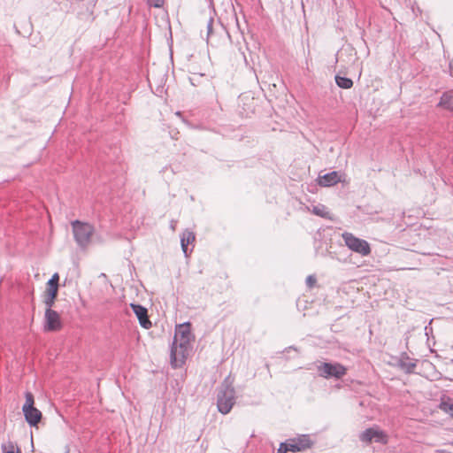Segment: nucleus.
<instances>
[{
  "mask_svg": "<svg viewBox=\"0 0 453 453\" xmlns=\"http://www.w3.org/2000/svg\"><path fill=\"white\" fill-rule=\"evenodd\" d=\"M190 327L189 322H185L176 326L174 340L170 352L171 363L174 367L181 365L187 358L193 338Z\"/></svg>",
  "mask_w": 453,
  "mask_h": 453,
  "instance_id": "nucleus-1",
  "label": "nucleus"
},
{
  "mask_svg": "<svg viewBox=\"0 0 453 453\" xmlns=\"http://www.w3.org/2000/svg\"><path fill=\"white\" fill-rule=\"evenodd\" d=\"M235 403V391L232 385L226 381L221 386L217 396L218 410L222 414H227Z\"/></svg>",
  "mask_w": 453,
  "mask_h": 453,
  "instance_id": "nucleus-2",
  "label": "nucleus"
},
{
  "mask_svg": "<svg viewBox=\"0 0 453 453\" xmlns=\"http://www.w3.org/2000/svg\"><path fill=\"white\" fill-rule=\"evenodd\" d=\"M25 398L26 402L22 407L25 419L31 426H35L41 421L42 414L34 406L35 399L31 392H26Z\"/></svg>",
  "mask_w": 453,
  "mask_h": 453,
  "instance_id": "nucleus-3",
  "label": "nucleus"
},
{
  "mask_svg": "<svg viewBox=\"0 0 453 453\" xmlns=\"http://www.w3.org/2000/svg\"><path fill=\"white\" fill-rule=\"evenodd\" d=\"M74 239L79 246L86 247L90 242V238L94 233V227L88 223L79 220L72 222Z\"/></svg>",
  "mask_w": 453,
  "mask_h": 453,
  "instance_id": "nucleus-4",
  "label": "nucleus"
},
{
  "mask_svg": "<svg viewBox=\"0 0 453 453\" xmlns=\"http://www.w3.org/2000/svg\"><path fill=\"white\" fill-rule=\"evenodd\" d=\"M342 237L345 245L352 251L366 257L371 254V247L367 241L356 237L353 234L344 232Z\"/></svg>",
  "mask_w": 453,
  "mask_h": 453,
  "instance_id": "nucleus-5",
  "label": "nucleus"
},
{
  "mask_svg": "<svg viewBox=\"0 0 453 453\" xmlns=\"http://www.w3.org/2000/svg\"><path fill=\"white\" fill-rule=\"evenodd\" d=\"M319 374L325 378L342 379L347 373V368L340 363H321L318 365Z\"/></svg>",
  "mask_w": 453,
  "mask_h": 453,
  "instance_id": "nucleus-6",
  "label": "nucleus"
},
{
  "mask_svg": "<svg viewBox=\"0 0 453 453\" xmlns=\"http://www.w3.org/2000/svg\"><path fill=\"white\" fill-rule=\"evenodd\" d=\"M59 275L55 273L47 282L43 303L46 307H53L58 296Z\"/></svg>",
  "mask_w": 453,
  "mask_h": 453,
  "instance_id": "nucleus-7",
  "label": "nucleus"
},
{
  "mask_svg": "<svg viewBox=\"0 0 453 453\" xmlns=\"http://www.w3.org/2000/svg\"><path fill=\"white\" fill-rule=\"evenodd\" d=\"M361 441L370 443L372 441L386 444L388 442L387 434L380 430L378 426H373L365 429L359 435Z\"/></svg>",
  "mask_w": 453,
  "mask_h": 453,
  "instance_id": "nucleus-8",
  "label": "nucleus"
},
{
  "mask_svg": "<svg viewBox=\"0 0 453 453\" xmlns=\"http://www.w3.org/2000/svg\"><path fill=\"white\" fill-rule=\"evenodd\" d=\"M62 328V322L59 314L52 310V307H46L44 316V330L48 332L58 331Z\"/></svg>",
  "mask_w": 453,
  "mask_h": 453,
  "instance_id": "nucleus-9",
  "label": "nucleus"
},
{
  "mask_svg": "<svg viewBox=\"0 0 453 453\" xmlns=\"http://www.w3.org/2000/svg\"><path fill=\"white\" fill-rule=\"evenodd\" d=\"M288 441L290 452L303 451L311 446V441L308 435H302L298 438L289 439Z\"/></svg>",
  "mask_w": 453,
  "mask_h": 453,
  "instance_id": "nucleus-10",
  "label": "nucleus"
},
{
  "mask_svg": "<svg viewBox=\"0 0 453 453\" xmlns=\"http://www.w3.org/2000/svg\"><path fill=\"white\" fill-rule=\"evenodd\" d=\"M131 308L134 314L136 315V317L138 318L140 325L145 329L150 328L152 324L148 318L147 309L142 305L134 303H131Z\"/></svg>",
  "mask_w": 453,
  "mask_h": 453,
  "instance_id": "nucleus-11",
  "label": "nucleus"
},
{
  "mask_svg": "<svg viewBox=\"0 0 453 453\" xmlns=\"http://www.w3.org/2000/svg\"><path fill=\"white\" fill-rule=\"evenodd\" d=\"M341 178L342 175L338 172L333 171L324 175H319L318 183L321 187H330L340 182L342 180Z\"/></svg>",
  "mask_w": 453,
  "mask_h": 453,
  "instance_id": "nucleus-12",
  "label": "nucleus"
},
{
  "mask_svg": "<svg viewBox=\"0 0 453 453\" xmlns=\"http://www.w3.org/2000/svg\"><path fill=\"white\" fill-rule=\"evenodd\" d=\"M438 106L442 107V108L453 112V93L452 92L443 93L442 96H441Z\"/></svg>",
  "mask_w": 453,
  "mask_h": 453,
  "instance_id": "nucleus-13",
  "label": "nucleus"
},
{
  "mask_svg": "<svg viewBox=\"0 0 453 453\" xmlns=\"http://www.w3.org/2000/svg\"><path fill=\"white\" fill-rule=\"evenodd\" d=\"M335 82L337 86H339L342 88H350L353 86V81L347 77H342L340 75L335 76Z\"/></svg>",
  "mask_w": 453,
  "mask_h": 453,
  "instance_id": "nucleus-14",
  "label": "nucleus"
},
{
  "mask_svg": "<svg viewBox=\"0 0 453 453\" xmlns=\"http://www.w3.org/2000/svg\"><path fill=\"white\" fill-rule=\"evenodd\" d=\"M3 453H20L19 449L12 442L8 441L2 445Z\"/></svg>",
  "mask_w": 453,
  "mask_h": 453,
  "instance_id": "nucleus-15",
  "label": "nucleus"
},
{
  "mask_svg": "<svg viewBox=\"0 0 453 453\" xmlns=\"http://www.w3.org/2000/svg\"><path fill=\"white\" fill-rule=\"evenodd\" d=\"M180 240H183L184 242H187V245H188L195 241V234L191 231L185 230L180 237Z\"/></svg>",
  "mask_w": 453,
  "mask_h": 453,
  "instance_id": "nucleus-16",
  "label": "nucleus"
},
{
  "mask_svg": "<svg viewBox=\"0 0 453 453\" xmlns=\"http://www.w3.org/2000/svg\"><path fill=\"white\" fill-rule=\"evenodd\" d=\"M440 407L442 411H444L446 413L449 414L453 418V402H441Z\"/></svg>",
  "mask_w": 453,
  "mask_h": 453,
  "instance_id": "nucleus-17",
  "label": "nucleus"
},
{
  "mask_svg": "<svg viewBox=\"0 0 453 453\" xmlns=\"http://www.w3.org/2000/svg\"><path fill=\"white\" fill-rule=\"evenodd\" d=\"M400 366L406 372H412L414 368L416 367V364L411 361H401Z\"/></svg>",
  "mask_w": 453,
  "mask_h": 453,
  "instance_id": "nucleus-18",
  "label": "nucleus"
},
{
  "mask_svg": "<svg viewBox=\"0 0 453 453\" xmlns=\"http://www.w3.org/2000/svg\"><path fill=\"white\" fill-rule=\"evenodd\" d=\"M312 212L315 215L326 218L327 211H326V207L324 205H317L312 208Z\"/></svg>",
  "mask_w": 453,
  "mask_h": 453,
  "instance_id": "nucleus-19",
  "label": "nucleus"
},
{
  "mask_svg": "<svg viewBox=\"0 0 453 453\" xmlns=\"http://www.w3.org/2000/svg\"><path fill=\"white\" fill-rule=\"evenodd\" d=\"M150 7L161 8L165 4V0H145Z\"/></svg>",
  "mask_w": 453,
  "mask_h": 453,
  "instance_id": "nucleus-20",
  "label": "nucleus"
},
{
  "mask_svg": "<svg viewBox=\"0 0 453 453\" xmlns=\"http://www.w3.org/2000/svg\"><path fill=\"white\" fill-rule=\"evenodd\" d=\"M288 451H290V449L288 447V441H287L280 444L277 453H287Z\"/></svg>",
  "mask_w": 453,
  "mask_h": 453,
  "instance_id": "nucleus-21",
  "label": "nucleus"
},
{
  "mask_svg": "<svg viewBox=\"0 0 453 453\" xmlns=\"http://www.w3.org/2000/svg\"><path fill=\"white\" fill-rule=\"evenodd\" d=\"M316 282V278L312 275H309L307 278H306V284L309 286V287H312Z\"/></svg>",
  "mask_w": 453,
  "mask_h": 453,
  "instance_id": "nucleus-22",
  "label": "nucleus"
},
{
  "mask_svg": "<svg viewBox=\"0 0 453 453\" xmlns=\"http://www.w3.org/2000/svg\"><path fill=\"white\" fill-rule=\"evenodd\" d=\"M180 245H181L183 253L185 254L186 257H188V245H187V242H184L183 240H180Z\"/></svg>",
  "mask_w": 453,
  "mask_h": 453,
  "instance_id": "nucleus-23",
  "label": "nucleus"
},
{
  "mask_svg": "<svg viewBox=\"0 0 453 453\" xmlns=\"http://www.w3.org/2000/svg\"><path fill=\"white\" fill-rule=\"evenodd\" d=\"M449 74L453 77V58L449 60Z\"/></svg>",
  "mask_w": 453,
  "mask_h": 453,
  "instance_id": "nucleus-24",
  "label": "nucleus"
},
{
  "mask_svg": "<svg viewBox=\"0 0 453 453\" xmlns=\"http://www.w3.org/2000/svg\"><path fill=\"white\" fill-rule=\"evenodd\" d=\"M212 24H213V19H210L207 23L208 35H210L212 32Z\"/></svg>",
  "mask_w": 453,
  "mask_h": 453,
  "instance_id": "nucleus-25",
  "label": "nucleus"
},
{
  "mask_svg": "<svg viewBox=\"0 0 453 453\" xmlns=\"http://www.w3.org/2000/svg\"><path fill=\"white\" fill-rule=\"evenodd\" d=\"M446 453H453V452H446Z\"/></svg>",
  "mask_w": 453,
  "mask_h": 453,
  "instance_id": "nucleus-26",
  "label": "nucleus"
}]
</instances>
